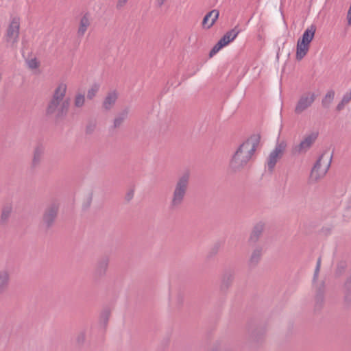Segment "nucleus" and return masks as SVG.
I'll use <instances>...</instances> for the list:
<instances>
[{
	"mask_svg": "<svg viewBox=\"0 0 351 351\" xmlns=\"http://www.w3.org/2000/svg\"><path fill=\"white\" fill-rule=\"evenodd\" d=\"M346 103H343V101L341 100V101L337 104V108H336L337 110H338V111H341V110H342L343 109V108H344V106H345V105H346Z\"/></svg>",
	"mask_w": 351,
	"mask_h": 351,
	"instance_id": "c9c22d12",
	"label": "nucleus"
},
{
	"mask_svg": "<svg viewBox=\"0 0 351 351\" xmlns=\"http://www.w3.org/2000/svg\"><path fill=\"white\" fill-rule=\"evenodd\" d=\"M133 196H134V191H130L129 193H127V195L125 196V199H127V201H130L132 199Z\"/></svg>",
	"mask_w": 351,
	"mask_h": 351,
	"instance_id": "58836bf2",
	"label": "nucleus"
},
{
	"mask_svg": "<svg viewBox=\"0 0 351 351\" xmlns=\"http://www.w3.org/2000/svg\"><path fill=\"white\" fill-rule=\"evenodd\" d=\"M128 109H124L120 113H119L114 120L113 127L114 128L120 127L123 123V121L125 120V119L128 117Z\"/></svg>",
	"mask_w": 351,
	"mask_h": 351,
	"instance_id": "b1692460",
	"label": "nucleus"
},
{
	"mask_svg": "<svg viewBox=\"0 0 351 351\" xmlns=\"http://www.w3.org/2000/svg\"><path fill=\"white\" fill-rule=\"evenodd\" d=\"M344 301L347 304L351 303V291L344 290Z\"/></svg>",
	"mask_w": 351,
	"mask_h": 351,
	"instance_id": "f704fd0d",
	"label": "nucleus"
},
{
	"mask_svg": "<svg viewBox=\"0 0 351 351\" xmlns=\"http://www.w3.org/2000/svg\"><path fill=\"white\" fill-rule=\"evenodd\" d=\"M332 158V154L328 155L327 151L324 152L318 158L311 170V178L315 180L323 178L330 167Z\"/></svg>",
	"mask_w": 351,
	"mask_h": 351,
	"instance_id": "20e7f679",
	"label": "nucleus"
},
{
	"mask_svg": "<svg viewBox=\"0 0 351 351\" xmlns=\"http://www.w3.org/2000/svg\"><path fill=\"white\" fill-rule=\"evenodd\" d=\"M341 100L346 104L351 101V89L343 95Z\"/></svg>",
	"mask_w": 351,
	"mask_h": 351,
	"instance_id": "473e14b6",
	"label": "nucleus"
},
{
	"mask_svg": "<svg viewBox=\"0 0 351 351\" xmlns=\"http://www.w3.org/2000/svg\"><path fill=\"white\" fill-rule=\"evenodd\" d=\"M20 29V20L19 18L14 17L10 22L6 32L5 40L14 47L18 43Z\"/></svg>",
	"mask_w": 351,
	"mask_h": 351,
	"instance_id": "423d86ee",
	"label": "nucleus"
},
{
	"mask_svg": "<svg viewBox=\"0 0 351 351\" xmlns=\"http://www.w3.org/2000/svg\"><path fill=\"white\" fill-rule=\"evenodd\" d=\"M320 267H321V258L319 257L317 261V264H316V267H315V271H314V275H313V282L314 285H315V280H317V278L318 277Z\"/></svg>",
	"mask_w": 351,
	"mask_h": 351,
	"instance_id": "c756f323",
	"label": "nucleus"
},
{
	"mask_svg": "<svg viewBox=\"0 0 351 351\" xmlns=\"http://www.w3.org/2000/svg\"><path fill=\"white\" fill-rule=\"evenodd\" d=\"M89 25H90V21L88 17V14H86L82 17V19L80 20V26H79V28L77 30L78 36H83L84 35L85 32H86L87 28L88 27Z\"/></svg>",
	"mask_w": 351,
	"mask_h": 351,
	"instance_id": "aec40b11",
	"label": "nucleus"
},
{
	"mask_svg": "<svg viewBox=\"0 0 351 351\" xmlns=\"http://www.w3.org/2000/svg\"><path fill=\"white\" fill-rule=\"evenodd\" d=\"M315 308L319 310L322 308L324 302V283L322 282L319 286L315 287Z\"/></svg>",
	"mask_w": 351,
	"mask_h": 351,
	"instance_id": "ddd939ff",
	"label": "nucleus"
},
{
	"mask_svg": "<svg viewBox=\"0 0 351 351\" xmlns=\"http://www.w3.org/2000/svg\"><path fill=\"white\" fill-rule=\"evenodd\" d=\"M224 46L223 45L219 40L212 48V49L209 52V57L211 58L214 55H215L221 48Z\"/></svg>",
	"mask_w": 351,
	"mask_h": 351,
	"instance_id": "c85d7f7f",
	"label": "nucleus"
},
{
	"mask_svg": "<svg viewBox=\"0 0 351 351\" xmlns=\"http://www.w3.org/2000/svg\"><path fill=\"white\" fill-rule=\"evenodd\" d=\"M67 86L65 83L59 84L54 89L47 108L46 114L54 116L56 119L64 117L69 111L70 99H64Z\"/></svg>",
	"mask_w": 351,
	"mask_h": 351,
	"instance_id": "f257e3e1",
	"label": "nucleus"
},
{
	"mask_svg": "<svg viewBox=\"0 0 351 351\" xmlns=\"http://www.w3.org/2000/svg\"><path fill=\"white\" fill-rule=\"evenodd\" d=\"M286 147L284 142L278 143L274 149L269 154L267 158V166L270 172H272L278 160L282 158Z\"/></svg>",
	"mask_w": 351,
	"mask_h": 351,
	"instance_id": "6e6552de",
	"label": "nucleus"
},
{
	"mask_svg": "<svg viewBox=\"0 0 351 351\" xmlns=\"http://www.w3.org/2000/svg\"><path fill=\"white\" fill-rule=\"evenodd\" d=\"M310 44L298 39L296 46V60H301L307 54L309 50Z\"/></svg>",
	"mask_w": 351,
	"mask_h": 351,
	"instance_id": "f8f14e48",
	"label": "nucleus"
},
{
	"mask_svg": "<svg viewBox=\"0 0 351 351\" xmlns=\"http://www.w3.org/2000/svg\"><path fill=\"white\" fill-rule=\"evenodd\" d=\"M258 143V138L252 136L240 145L230 162V169L234 171L242 169L254 154Z\"/></svg>",
	"mask_w": 351,
	"mask_h": 351,
	"instance_id": "f03ea898",
	"label": "nucleus"
},
{
	"mask_svg": "<svg viewBox=\"0 0 351 351\" xmlns=\"http://www.w3.org/2000/svg\"><path fill=\"white\" fill-rule=\"evenodd\" d=\"M264 230V223L262 222L257 223L253 228L250 234L249 241L251 243H256Z\"/></svg>",
	"mask_w": 351,
	"mask_h": 351,
	"instance_id": "dca6fc26",
	"label": "nucleus"
},
{
	"mask_svg": "<svg viewBox=\"0 0 351 351\" xmlns=\"http://www.w3.org/2000/svg\"><path fill=\"white\" fill-rule=\"evenodd\" d=\"M234 279V272L231 270L226 271L223 275L221 281V287L223 289H227Z\"/></svg>",
	"mask_w": 351,
	"mask_h": 351,
	"instance_id": "4be33fe9",
	"label": "nucleus"
},
{
	"mask_svg": "<svg viewBox=\"0 0 351 351\" xmlns=\"http://www.w3.org/2000/svg\"><path fill=\"white\" fill-rule=\"evenodd\" d=\"M335 93L333 90H329L322 100V106L324 108H329L331 103L334 100Z\"/></svg>",
	"mask_w": 351,
	"mask_h": 351,
	"instance_id": "5701e85b",
	"label": "nucleus"
},
{
	"mask_svg": "<svg viewBox=\"0 0 351 351\" xmlns=\"http://www.w3.org/2000/svg\"><path fill=\"white\" fill-rule=\"evenodd\" d=\"M44 147L42 145H38L34 151V156L32 159V166L34 167L38 166L44 154Z\"/></svg>",
	"mask_w": 351,
	"mask_h": 351,
	"instance_id": "6ab92c4d",
	"label": "nucleus"
},
{
	"mask_svg": "<svg viewBox=\"0 0 351 351\" xmlns=\"http://www.w3.org/2000/svg\"><path fill=\"white\" fill-rule=\"evenodd\" d=\"M263 249L261 247H256L250 258L249 264L252 267L256 266L260 261L262 256Z\"/></svg>",
	"mask_w": 351,
	"mask_h": 351,
	"instance_id": "a211bd4d",
	"label": "nucleus"
},
{
	"mask_svg": "<svg viewBox=\"0 0 351 351\" xmlns=\"http://www.w3.org/2000/svg\"><path fill=\"white\" fill-rule=\"evenodd\" d=\"M59 204L56 202L50 203L45 208L43 215V224L50 228L53 224L58 213Z\"/></svg>",
	"mask_w": 351,
	"mask_h": 351,
	"instance_id": "0eeeda50",
	"label": "nucleus"
},
{
	"mask_svg": "<svg viewBox=\"0 0 351 351\" xmlns=\"http://www.w3.org/2000/svg\"><path fill=\"white\" fill-rule=\"evenodd\" d=\"M27 64L28 66L32 69L38 68L39 65L36 58H33L28 60Z\"/></svg>",
	"mask_w": 351,
	"mask_h": 351,
	"instance_id": "2f4dec72",
	"label": "nucleus"
},
{
	"mask_svg": "<svg viewBox=\"0 0 351 351\" xmlns=\"http://www.w3.org/2000/svg\"><path fill=\"white\" fill-rule=\"evenodd\" d=\"M110 312L108 309H105L102 311L100 315V321L106 326L108 322Z\"/></svg>",
	"mask_w": 351,
	"mask_h": 351,
	"instance_id": "cd10ccee",
	"label": "nucleus"
},
{
	"mask_svg": "<svg viewBox=\"0 0 351 351\" xmlns=\"http://www.w3.org/2000/svg\"><path fill=\"white\" fill-rule=\"evenodd\" d=\"M127 1H128V0H119L117 7L118 8H122L126 3Z\"/></svg>",
	"mask_w": 351,
	"mask_h": 351,
	"instance_id": "4c0bfd02",
	"label": "nucleus"
},
{
	"mask_svg": "<svg viewBox=\"0 0 351 351\" xmlns=\"http://www.w3.org/2000/svg\"><path fill=\"white\" fill-rule=\"evenodd\" d=\"M344 290L351 291V274L348 277L345 282Z\"/></svg>",
	"mask_w": 351,
	"mask_h": 351,
	"instance_id": "72a5a7b5",
	"label": "nucleus"
},
{
	"mask_svg": "<svg viewBox=\"0 0 351 351\" xmlns=\"http://www.w3.org/2000/svg\"><path fill=\"white\" fill-rule=\"evenodd\" d=\"M219 12L217 10H213L207 13L203 19L202 25L206 29L210 28L217 20Z\"/></svg>",
	"mask_w": 351,
	"mask_h": 351,
	"instance_id": "9b49d317",
	"label": "nucleus"
},
{
	"mask_svg": "<svg viewBox=\"0 0 351 351\" xmlns=\"http://www.w3.org/2000/svg\"><path fill=\"white\" fill-rule=\"evenodd\" d=\"M347 19H348V23L349 25H351V5L348 11L347 14Z\"/></svg>",
	"mask_w": 351,
	"mask_h": 351,
	"instance_id": "e433bc0d",
	"label": "nucleus"
},
{
	"mask_svg": "<svg viewBox=\"0 0 351 351\" xmlns=\"http://www.w3.org/2000/svg\"><path fill=\"white\" fill-rule=\"evenodd\" d=\"M10 284V273L6 269L0 271V295L8 289Z\"/></svg>",
	"mask_w": 351,
	"mask_h": 351,
	"instance_id": "2eb2a0df",
	"label": "nucleus"
},
{
	"mask_svg": "<svg viewBox=\"0 0 351 351\" xmlns=\"http://www.w3.org/2000/svg\"><path fill=\"white\" fill-rule=\"evenodd\" d=\"M318 136V133L313 132L306 136L297 145L295 148V152L299 154L306 152L315 141Z\"/></svg>",
	"mask_w": 351,
	"mask_h": 351,
	"instance_id": "1a4fd4ad",
	"label": "nucleus"
},
{
	"mask_svg": "<svg viewBox=\"0 0 351 351\" xmlns=\"http://www.w3.org/2000/svg\"><path fill=\"white\" fill-rule=\"evenodd\" d=\"M85 339H86L85 332L82 331L77 335V336L76 337V341H77V344L82 345L84 343Z\"/></svg>",
	"mask_w": 351,
	"mask_h": 351,
	"instance_id": "7c9ffc66",
	"label": "nucleus"
},
{
	"mask_svg": "<svg viewBox=\"0 0 351 351\" xmlns=\"http://www.w3.org/2000/svg\"><path fill=\"white\" fill-rule=\"evenodd\" d=\"M117 99V95L115 92H111L106 97L103 103V106L105 109L109 110L115 104Z\"/></svg>",
	"mask_w": 351,
	"mask_h": 351,
	"instance_id": "412c9836",
	"label": "nucleus"
},
{
	"mask_svg": "<svg viewBox=\"0 0 351 351\" xmlns=\"http://www.w3.org/2000/svg\"><path fill=\"white\" fill-rule=\"evenodd\" d=\"M217 249H215L214 253L215 254V253H217Z\"/></svg>",
	"mask_w": 351,
	"mask_h": 351,
	"instance_id": "a19ab883",
	"label": "nucleus"
},
{
	"mask_svg": "<svg viewBox=\"0 0 351 351\" xmlns=\"http://www.w3.org/2000/svg\"><path fill=\"white\" fill-rule=\"evenodd\" d=\"M240 32L241 29L239 28L238 26H236L231 30L227 32L219 40V41L225 47L227 45H228L230 42L233 41L237 38Z\"/></svg>",
	"mask_w": 351,
	"mask_h": 351,
	"instance_id": "4468645a",
	"label": "nucleus"
},
{
	"mask_svg": "<svg viewBox=\"0 0 351 351\" xmlns=\"http://www.w3.org/2000/svg\"><path fill=\"white\" fill-rule=\"evenodd\" d=\"M12 210V208L10 205H7L3 208L0 219L1 223H5L8 221Z\"/></svg>",
	"mask_w": 351,
	"mask_h": 351,
	"instance_id": "393cba45",
	"label": "nucleus"
},
{
	"mask_svg": "<svg viewBox=\"0 0 351 351\" xmlns=\"http://www.w3.org/2000/svg\"><path fill=\"white\" fill-rule=\"evenodd\" d=\"M99 89V85L97 84H94L88 90L87 98L89 99H92L96 95Z\"/></svg>",
	"mask_w": 351,
	"mask_h": 351,
	"instance_id": "bb28decb",
	"label": "nucleus"
},
{
	"mask_svg": "<svg viewBox=\"0 0 351 351\" xmlns=\"http://www.w3.org/2000/svg\"><path fill=\"white\" fill-rule=\"evenodd\" d=\"M85 97L83 94H77L74 98V105L76 108H81L84 105Z\"/></svg>",
	"mask_w": 351,
	"mask_h": 351,
	"instance_id": "a878e982",
	"label": "nucleus"
},
{
	"mask_svg": "<svg viewBox=\"0 0 351 351\" xmlns=\"http://www.w3.org/2000/svg\"><path fill=\"white\" fill-rule=\"evenodd\" d=\"M191 174L189 171H185L177 178L170 197L169 208L171 210H178L183 205L186 196Z\"/></svg>",
	"mask_w": 351,
	"mask_h": 351,
	"instance_id": "7ed1b4c3",
	"label": "nucleus"
},
{
	"mask_svg": "<svg viewBox=\"0 0 351 351\" xmlns=\"http://www.w3.org/2000/svg\"><path fill=\"white\" fill-rule=\"evenodd\" d=\"M109 264V258L103 256L100 258L95 265L94 276L95 278L104 277L107 271Z\"/></svg>",
	"mask_w": 351,
	"mask_h": 351,
	"instance_id": "9d476101",
	"label": "nucleus"
},
{
	"mask_svg": "<svg viewBox=\"0 0 351 351\" xmlns=\"http://www.w3.org/2000/svg\"><path fill=\"white\" fill-rule=\"evenodd\" d=\"M316 26L315 25H311L304 30L302 37L300 38V39L310 44L314 38Z\"/></svg>",
	"mask_w": 351,
	"mask_h": 351,
	"instance_id": "f3484780",
	"label": "nucleus"
},
{
	"mask_svg": "<svg viewBox=\"0 0 351 351\" xmlns=\"http://www.w3.org/2000/svg\"><path fill=\"white\" fill-rule=\"evenodd\" d=\"M315 99L316 95L315 93L308 91L303 93L300 96L295 104L294 113L298 115L301 114L311 107Z\"/></svg>",
	"mask_w": 351,
	"mask_h": 351,
	"instance_id": "39448f33",
	"label": "nucleus"
},
{
	"mask_svg": "<svg viewBox=\"0 0 351 351\" xmlns=\"http://www.w3.org/2000/svg\"><path fill=\"white\" fill-rule=\"evenodd\" d=\"M165 1H166V0H156L157 3H158V5L159 7H161V6L164 4V3L165 2Z\"/></svg>",
	"mask_w": 351,
	"mask_h": 351,
	"instance_id": "ea45409f",
	"label": "nucleus"
}]
</instances>
